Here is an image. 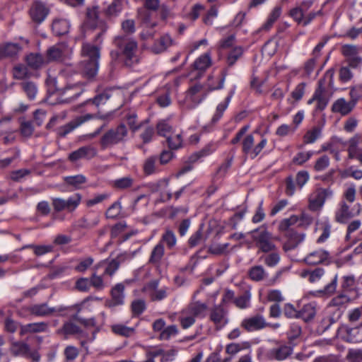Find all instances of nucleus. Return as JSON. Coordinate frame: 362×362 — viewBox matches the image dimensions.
Returning <instances> with one entry per match:
<instances>
[{
  "instance_id": "nucleus-1",
  "label": "nucleus",
  "mask_w": 362,
  "mask_h": 362,
  "mask_svg": "<svg viewBox=\"0 0 362 362\" xmlns=\"http://www.w3.org/2000/svg\"><path fill=\"white\" fill-rule=\"evenodd\" d=\"M116 50L110 52L111 63L117 64L122 63L127 67H131L139 62L136 54L137 42L126 36H117L113 42Z\"/></svg>"
},
{
  "instance_id": "nucleus-2",
  "label": "nucleus",
  "mask_w": 362,
  "mask_h": 362,
  "mask_svg": "<svg viewBox=\"0 0 362 362\" xmlns=\"http://www.w3.org/2000/svg\"><path fill=\"white\" fill-rule=\"evenodd\" d=\"M128 131L126 126L120 124L107 130L100 138V145L102 149L112 147L126 141Z\"/></svg>"
},
{
  "instance_id": "nucleus-3",
  "label": "nucleus",
  "mask_w": 362,
  "mask_h": 362,
  "mask_svg": "<svg viewBox=\"0 0 362 362\" xmlns=\"http://www.w3.org/2000/svg\"><path fill=\"white\" fill-rule=\"evenodd\" d=\"M99 13L100 11L98 6H93L86 9V23L88 26L93 30H100V32L95 36L94 41L95 42L99 41L100 43L103 42L102 36L107 30L108 25L105 21L99 18Z\"/></svg>"
},
{
  "instance_id": "nucleus-4",
  "label": "nucleus",
  "mask_w": 362,
  "mask_h": 362,
  "mask_svg": "<svg viewBox=\"0 0 362 362\" xmlns=\"http://www.w3.org/2000/svg\"><path fill=\"white\" fill-rule=\"evenodd\" d=\"M251 233L256 246L261 252L268 253L276 250V245L272 242V234L267 230L264 226L253 230Z\"/></svg>"
},
{
  "instance_id": "nucleus-5",
  "label": "nucleus",
  "mask_w": 362,
  "mask_h": 362,
  "mask_svg": "<svg viewBox=\"0 0 362 362\" xmlns=\"http://www.w3.org/2000/svg\"><path fill=\"white\" fill-rule=\"evenodd\" d=\"M56 93L60 97L59 102L68 103L77 98L83 91V84L76 83L74 84H67L64 88H60L54 79Z\"/></svg>"
},
{
  "instance_id": "nucleus-6",
  "label": "nucleus",
  "mask_w": 362,
  "mask_h": 362,
  "mask_svg": "<svg viewBox=\"0 0 362 362\" xmlns=\"http://www.w3.org/2000/svg\"><path fill=\"white\" fill-rule=\"evenodd\" d=\"M81 200V194L76 193L66 199L59 197L52 198V205L55 212L65 210L69 213H71L79 206Z\"/></svg>"
},
{
  "instance_id": "nucleus-7",
  "label": "nucleus",
  "mask_w": 362,
  "mask_h": 362,
  "mask_svg": "<svg viewBox=\"0 0 362 362\" xmlns=\"http://www.w3.org/2000/svg\"><path fill=\"white\" fill-rule=\"evenodd\" d=\"M65 310L63 307L58 308H50L47 303L33 304L29 306H23L18 312L20 316H25L26 313L37 317H47L52 315L56 312H62Z\"/></svg>"
},
{
  "instance_id": "nucleus-8",
  "label": "nucleus",
  "mask_w": 362,
  "mask_h": 362,
  "mask_svg": "<svg viewBox=\"0 0 362 362\" xmlns=\"http://www.w3.org/2000/svg\"><path fill=\"white\" fill-rule=\"evenodd\" d=\"M267 140L262 138L261 141L254 146V136L252 134L247 135L242 142L243 153L249 155L251 158H256L265 147Z\"/></svg>"
},
{
  "instance_id": "nucleus-9",
  "label": "nucleus",
  "mask_w": 362,
  "mask_h": 362,
  "mask_svg": "<svg viewBox=\"0 0 362 362\" xmlns=\"http://www.w3.org/2000/svg\"><path fill=\"white\" fill-rule=\"evenodd\" d=\"M206 97V93H205L204 90V86L202 84L195 83L194 84L192 85L186 92V101L192 103V104L187 105V107L189 109L194 108Z\"/></svg>"
},
{
  "instance_id": "nucleus-10",
  "label": "nucleus",
  "mask_w": 362,
  "mask_h": 362,
  "mask_svg": "<svg viewBox=\"0 0 362 362\" xmlns=\"http://www.w3.org/2000/svg\"><path fill=\"white\" fill-rule=\"evenodd\" d=\"M361 48L354 45H344L342 46V54L345 60L351 68H357L362 64V57L358 55Z\"/></svg>"
},
{
  "instance_id": "nucleus-11",
  "label": "nucleus",
  "mask_w": 362,
  "mask_h": 362,
  "mask_svg": "<svg viewBox=\"0 0 362 362\" xmlns=\"http://www.w3.org/2000/svg\"><path fill=\"white\" fill-rule=\"evenodd\" d=\"M269 325L261 315H255L243 319L240 323V327L248 332H255L262 329Z\"/></svg>"
},
{
  "instance_id": "nucleus-12",
  "label": "nucleus",
  "mask_w": 362,
  "mask_h": 362,
  "mask_svg": "<svg viewBox=\"0 0 362 362\" xmlns=\"http://www.w3.org/2000/svg\"><path fill=\"white\" fill-rule=\"evenodd\" d=\"M344 293H341V304L348 303L358 298L355 279L353 276L344 277Z\"/></svg>"
},
{
  "instance_id": "nucleus-13",
  "label": "nucleus",
  "mask_w": 362,
  "mask_h": 362,
  "mask_svg": "<svg viewBox=\"0 0 362 362\" xmlns=\"http://www.w3.org/2000/svg\"><path fill=\"white\" fill-rule=\"evenodd\" d=\"M93 117V115L92 114H86L85 115L79 116L65 125L59 127L57 129V134L59 137H65L76 127H79L85 122L90 120Z\"/></svg>"
},
{
  "instance_id": "nucleus-14",
  "label": "nucleus",
  "mask_w": 362,
  "mask_h": 362,
  "mask_svg": "<svg viewBox=\"0 0 362 362\" xmlns=\"http://www.w3.org/2000/svg\"><path fill=\"white\" fill-rule=\"evenodd\" d=\"M97 150L95 147L88 145L82 146L77 150L70 153L68 156V159L75 163L81 159L90 160L96 156Z\"/></svg>"
},
{
  "instance_id": "nucleus-15",
  "label": "nucleus",
  "mask_w": 362,
  "mask_h": 362,
  "mask_svg": "<svg viewBox=\"0 0 362 362\" xmlns=\"http://www.w3.org/2000/svg\"><path fill=\"white\" fill-rule=\"evenodd\" d=\"M227 69L221 71V76L215 78L213 75H209L206 81L202 85L206 95L209 92L221 89L223 87L224 81L227 76Z\"/></svg>"
},
{
  "instance_id": "nucleus-16",
  "label": "nucleus",
  "mask_w": 362,
  "mask_h": 362,
  "mask_svg": "<svg viewBox=\"0 0 362 362\" xmlns=\"http://www.w3.org/2000/svg\"><path fill=\"white\" fill-rule=\"evenodd\" d=\"M49 12V8L40 1L33 2L29 11L31 19L37 23L44 21Z\"/></svg>"
},
{
  "instance_id": "nucleus-17",
  "label": "nucleus",
  "mask_w": 362,
  "mask_h": 362,
  "mask_svg": "<svg viewBox=\"0 0 362 362\" xmlns=\"http://www.w3.org/2000/svg\"><path fill=\"white\" fill-rule=\"evenodd\" d=\"M209 318L215 325L216 329H221L228 322L227 311L221 305H216L211 310Z\"/></svg>"
},
{
  "instance_id": "nucleus-18",
  "label": "nucleus",
  "mask_w": 362,
  "mask_h": 362,
  "mask_svg": "<svg viewBox=\"0 0 362 362\" xmlns=\"http://www.w3.org/2000/svg\"><path fill=\"white\" fill-rule=\"evenodd\" d=\"M92 45L90 42H83L81 47V56L83 60H96L99 61L100 57V47L99 41Z\"/></svg>"
},
{
  "instance_id": "nucleus-19",
  "label": "nucleus",
  "mask_w": 362,
  "mask_h": 362,
  "mask_svg": "<svg viewBox=\"0 0 362 362\" xmlns=\"http://www.w3.org/2000/svg\"><path fill=\"white\" fill-rule=\"evenodd\" d=\"M124 286L122 283L116 284L110 291L111 299L105 301V306L113 308L124 304Z\"/></svg>"
},
{
  "instance_id": "nucleus-20",
  "label": "nucleus",
  "mask_w": 362,
  "mask_h": 362,
  "mask_svg": "<svg viewBox=\"0 0 362 362\" xmlns=\"http://www.w3.org/2000/svg\"><path fill=\"white\" fill-rule=\"evenodd\" d=\"M21 49L18 43L6 42L0 44V60L16 57Z\"/></svg>"
},
{
  "instance_id": "nucleus-21",
  "label": "nucleus",
  "mask_w": 362,
  "mask_h": 362,
  "mask_svg": "<svg viewBox=\"0 0 362 362\" xmlns=\"http://www.w3.org/2000/svg\"><path fill=\"white\" fill-rule=\"evenodd\" d=\"M287 238L283 245L285 252H288L295 249L304 239V234H299L295 231H290L288 234H285Z\"/></svg>"
},
{
  "instance_id": "nucleus-22",
  "label": "nucleus",
  "mask_w": 362,
  "mask_h": 362,
  "mask_svg": "<svg viewBox=\"0 0 362 362\" xmlns=\"http://www.w3.org/2000/svg\"><path fill=\"white\" fill-rule=\"evenodd\" d=\"M325 81L324 80L320 79L318 81L317 87L313 94V96L317 100V110H324L328 103L327 99L325 97Z\"/></svg>"
},
{
  "instance_id": "nucleus-23",
  "label": "nucleus",
  "mask_w": 362,
  "mask_h": 362,
  "mask_svg": "<svg viewBox=\"0 0 362 362\" xmlns=\"http://www.w3.org/2000/svg\"><path fill=\"white\" fill-rule=\"evenodd\" d=\"M211 65V59L209 53H205L198 57L193 64V69L198 71L199 73L195 76V78H200L202 76V72Z\"/></svg>"
},
{
  "instance_id": "nucleus-24",
  "label": "nucleus",
  "mask_w": 362,
  "mask_h": 362,
  "mask_svg": "<svg viewBox=\"0 0 362 362\" xmlns=\"http://www.w3.org/2000/svg\"><path fill=\"white\" fill-rule=\"evenodd\" d=\"M99 61L82 60L80 62V69L83 74L87 78L94 77L98 70Z\"/></svg>"
},
{
  "instance_id": "nucleus-25",
  "label": "nucleus",
  "mask_w": 362,
  "mask_h": 362,
  "mask_svg": "<svg viewBox=\"0 0 362 362\" xmlns=\"http://www.w3.org/2000/svg\"><path fill=\"white\" fill-rule=\"evenodd\" d=\"M293 352V348L288 345H281L277 348L272 349L268 353L271 359L282 361L288 357Z\"/></svg>"
},
{
  "instance_id": "nucleus-26",
  "label": "nucleus",
  "mask_w": 362,
  "mask_h": 362,
  "mask_svg": "<svg viewBox=\"0 0 362 362\" xmlns=\"http://www.w3.org/2000/svg\"><path fill=\"white\" fill-rule=\"evenodd\" d=\"M48 329V324L45 322L29 323L20 326L19 334L23 336L28 333H38L45 332Z\"/></svg>"
},
{
  "instance_id": "nucleus-27",
  "label": "nucleus",
  "mask_w": 362,
  "mask_h": 362,
  "mask_svg": "<svg viewBox=\"0 0 362 362\" xmlns=\"http://www.w3.org/2000/svg\"><path fill=\"white\" fill-rule=\"evenodd\" d=\"M173 45V40L168 34L161 36L151 47V51L154 54H160Z\"/></svg>"
},
{
  "instance_id": "nucleus-28",
  "label": "nucleus",
  "mask_w": 362,
  "mask_h": 362,
  "mask_svg": "<svg viewBox=\"0 0 362 362\" xmlns=\"http://www.w3.org/2000/svg\"><path fill=\"white\" fill-rule=\"evenodd\" d=\"M64 51L65 46L62 44H58L50 47L46 52L47 62H58L62 60Z\"/></svg>"
},
{
  "instance_id": "nucleus-29",
  "label": "nucleus",
  "mask_w": 362,
  "mask_h": 362,
  "mask_svg": "<svg viewBox=\"0 0 362 362\" xmlns=\"http://www.w3.org/2000/svg\"><path fill=\"white\" fill-rule=\"evenodd\" d=\"M329 259V253L327 251L319 250L310 252L305 259L304 261L308 264H317L322 263L326 260Z\"/></svg>"
},
{
  "instance_id": "nucleus-30",
  "label": "nucleus",
  "mask_w": 362,
  "mask_h": 362,
  "mask_svg": "<svg viewBox=\"0 0 362 362\" xmlns=\"http://www.w3.org/2000/svg\"><path fill=\"white\" fill-rule=\"evenodd\" d=\"M69 23L66 19L56 18L52 24V30L57 36L64 35L69 33Z\"/></svg>"
},
{
  "instance_id": "nucleus-31",
  "label": "nucleus",
  "mask_w": 362,
  "mask_h": 362,
  "mask_svg": "<svg viewBox=\"0 0 362 362\" xmlns=\"http://www.w3.org/2000/svg\"><path fill=\"white\" fill-rule=\"evenodd\" d=\"M99 221V216L90 212L78 221V226L80 228L89 229L96 226Z\"/></svg>"
},
{
  "instance_id": "nucleus-32",
  "label": "nucleus",
  "mask_w": 362,
  "mask_h": 362,
  "mask_svg": "<svg viewBox=\"0 0 362 362\" xmlns=\"http://www.w3.org/2000/svg\"><path fill=\"white\" fill-rule=\"evenodd\" d=\"M316 315V303H310L303 305L298 311V318H302L305 322L312 320Z\"/></svg>"
},
{
  "instance_id": "nucleus-33",
  "label": "nucleus",
  "mask_w": 362,
  "mask_h": 362,
  "mask_svg": "<svg viewBox=\"0 0 362 362\" xmlns=\"http://www.w3.org/2000/svg\"><path fill=\"white\" fill-rule=\"evenodd\" d=\"M281 257L279 252L276 250L270 251L259 257V260L263 262L265 265L269 267H274L276 266L280 262Z\"/></svg>"
},
{
  "instance_id": "nucleus-34",
  "label": "nucleus",
  "mask_w": 362,
  "mask_h": 362,
  "mask_svg": "<svg viewBox=\"0 0 362 362\" xmlns=\"http://www.w3.org/2000/svg\"><path fill=\"white\" fill-rule=\"evenodd\" d=\"M247 274L251 280L257 282L263 281L267 276V273L262 265L252 267Z\"/></svg>"
},
{
  "instance_id": "nucleus-35",
  "label": "nucleus",
  "mask_w": 362,
  "mask_h": 362,
  "mask_svg": "<svg viewBox=\"0 0 362 362\" xmlns=\"http://www.w3.org/2000/svg\"><path fill=\"white\" fill-rule=\"evenodd\" d=\"M64 181L67 185L72 187L74 189H78L87 182V179L83 175L79 174L64 177Z\"/></svg>"
},
{
  "instance_id": "nucleus-36",
  "label": "nucleus",
  "mask_w": 362,
  "mask_h": 362,
  "mask_svg": "<svg viewBox=\"0 0 362 362\" xmlns=\"http://www.w3.org/2000/svg\"><path fill=\"white\" fill-rule=\"evenodd\" d=\"M325 202L324 195L319 192H315L309 198V209L313 211H318L321 209Z\"/></svg>"
},
{
  "instance_id": "nucleus-37",
  "label": "nucleus",
  "mask_w": 362,
  "mask_h": 362,
  "mask_svg": "<svg viewBox=\"0 0 362 362\" xmlns=\"http://www.w3.org/2000/svg\"><path fill=\"white\" fill-rule=\"evenodd\" d=\"M216 145L214 143H209L206 145L200 151L193 153L189 158V162L195 163L199 158L202 157L207 156L213 153L216 150Z\"/></svg>"
},
{
  "instance_id": "nucleus-38",
  "label": "nucleus",
  "mask_w": 362,
  "mask_h": 362,
  "mask_svg": "<svg viewBox=\"0 0 362 362\" xmlns=\"http://www.w3.org/2000/svg\"><path fill=\"white\" fill-rule=\"evenodd\" d=\"M164 255L163 243H158L152 250L148 262L152 264L158 265Z\"/></svg>"
},
{
  "instance_id": "nucleus-39",
  "label": "nucleus",
  "mask_w": 362,
  "mask_h": 362,
  "mask_svg": "<svg viewBox=\"0 0 362 362\" xmlns=\"http://www.w3.org/2000/svg\"><path fill=\"white\" fill-rule=\"evenodd\" d=\"M356 187L353 182L344 185L343 198L348 203H354L356 200Z\"/></svg>"
},
{
  "instance_id": "nucleus-40",
  "label": "nucleus",
  "mask_w": 362,
  "mask_h": 362,
  "mask_svg": "<svg viewBox=\"0 0 362 362\" xmlns=\"http://www.w3.org/2000/svg\"><path fill=\"white\" fill-rule=\"evenodd\" d=\"M27 64L33 69H40L45 63V59L40 54L30 53L26 57Z\"/></svg>"
},
{
  "instance_id": "nucleus-41",
  "label": "nucleus",
  "mask_w": 362,
  "mask_h": 362,
  "mask_svg": "<svg viewBox=\"0 0 362 362\" xmlns=\"http://www.w3.org/2000/svg\"><path fill=\"white\" fill-rule=\"evenodd\" d=\"M325 272L322 268H315L313 270H303L301 272L300 276L303 278H307L311 283L318 281L324 274Z\"/></svg>"
},
{
  "instance_id": "nucleus-42",
  "label": "nucleus",
  "mask_w": 362,
  "mask_h": 362,
  "mask_svg": "<svg viewBox=\"0 0 362 362\" xmlns=\"http://www.w3.org/2000/svg\"><path fill=\"white\" fill-rule=\"evenodd\" d=\"M134 183V180L130 177L127 176L116 179L112 182V187L119 190H124L131 188Z\"/></svg>"
},
{
  "instance_id": "nucleus-43",
  "label": "nucleus",
  "mask_w": 362,
  "mask_h": 362,
  "mask_svg": "<svg viewBox=\"0 0 362 362\" xmlns=\"http://www.w3.org/2000/svg\"><path fill=\"white\" fill-rule=\"evenodd\" d=\"M298 221V217L293 215L288 218H284L279 224L278 229L281 233L288 234L290 231H293L290 228Z\"/></svg>"
},
{
  "instance_id": "nucleus-44",
  "label": "nucleus",
  "mask_w": 362,
  "mask_h": 362,
  "mask_svg": "<svg viewBox=\"0 0 362 362\" xmlns=\"http://www.w3.org/2000/svg\"><path fill=\"white\" fill-rule=\"evenodd\" d=\"M122 8L123 1L115 0L108 6L105 13L107 17H115L122 11Z\"/></svg>"
},
{
  "instance_id": "nucleus-45",
  "label": "nucleus",
  "mask_w": 362,
  "mask_h": 362,
  "mask_svg": "<svg viewBox=\"0 0 362 362\" xmlns=\"http://www.w3.org/2000/svg\"><path fill=\"white\" fill-rule=\"evenodd\" d=\"M112 332L118 335L129 337L134 334L135 329L129 327L122 324L114 325L112 326Z\"/></svg>"
},
{
  "instance_id": "nucleus-46",
  "label": "nucleus",
  "mask_w": 362,
  "mask_h": 362,
  "mask_svg": "<svg viewBox=\"0 0 362 362\" xmlns=\"http://www.w3.org/2000/svg\"><path fill=\"white\" fill-rule=\"evenodd\" d=\"M29 345L27 344L26 343L18 341L14 342L11 344L10 350L11 352L15 356H25L29 353Z\"/></svg>"
},
{
  "instance_id": "nucleus-47",
  "label": "nucleus",
  "mask_w": 362,
  "mask_h": 362,
  "mask_svg": "<svg viewBox=\"0 0 362 362\" xmlns=\"http://www.w3.org/2000/svg\"><path fill=\"white\" fill-rule=\"evenodd\" d=\"M178 320L183 329L189 328L195 322V317L187 312L185 309L181 312Z\"/></svg>"
},
{
  "instance_id": "nucleus-48",
  "label": "nucleus",
  "mask_w": 362,
  "mask_h": 362,
  "mask_svg": "<svg viewBox=\"0 0 362 362\" xmlns=\"http://www.w3.org/2000/svg\"><path fill=\"white\" fill-rule=\"evenodd\" d=\"M243 50L240 46L234 47L227 56L226 63L228 67L233 66L243 55Z\"/></svg>"
},
{
  "instance_id": "nucleus-49",
  "label": "nucleus",
  "mask_w": 362,
  "mask_h": 362,
  "mask_svg": "<svg viewBox=\"0 0 362 362\" xmlns=\"http://www.w3.org/2000/svg\"><path fill=\"white\" fill-rule=\"evenodd\" d=\"M206 309V304L197 301L189 304L185 310H187V312L189 313V314H192L194 317H196L200 315Z\"/></svg>"
},
{
  "instance_id": "nucleus-50",
  "label": "nucleus",
  "mask_w": 362,
  "mask_h": 362,
  "mask_svg": "<svg viewBox=\"0 0 362 362\" xmlns=\"http://www.w3.org/2000/svg\"><path fill=\"white\" fill-rule=\"evenodd\" d=\"M157 133L161 136L166 137L170 136L173 132V127L166 120H161L158 122L156 125Z\"/></svg>"
},
{
  "instance_id": "nucleus-51",
  "label": "nucleus",
  "mask_w": 362,
  "mask_h": 362,
  "mask_svg": "<svg viewBox=\"0 0 362 362\" xmlns=\"http://www.w3.org/2000/svg\"><path fill=\"white\" fill-rule=\"evenodd\" d=\"M281 9L280 7H275L269 14L266 23L262 25V29L264 30H269L274 22L280 17Z\"/></svg>"
},
{
  "instance_id": "nucleus-52",
  "label": "nucleus",
  "mask_w": 362,
  "mask_h": 362,
  "mask_svg": "<svg viewBox=\"0 0 362 362\" xmlns=\"http://www.w3.org/2000/svg\"><path fill=\"white\" fill-rule=\"evenodd\" d=\"M231 98H232V94H230L229 95L227 96V98H226V100L223 103H220L217 106L216 113L214 114V115L213 116L212 119H211L213 123H216L221 119L224 111L228 107V105L230 101Z\"/></svg>"
},
{
  "instance_id": "nucleus-53",
  "label": "nucleus",
  "mask_w": 362,
  "mask_h": 362,
  "mask_svg": "<svg viewBox=\"0 0 362 362\" xmlns=\"http://www.w3.org/2000/svg\"><path fill=\"white\" fill-rule=\"evenodd\" d=\"M121 210V202L119 201H117L110 205V207L107 209L105 212V216L107 218H117L119 216Z\"/></svg>"
},
{
  "instance_id": "nucleus-54",
  "label": "nucleus",
  "mask_w": 362,
  "mask_h": 362,
  "mask_svg": "<svg viewBox=\"0 0 362 362\" xmlns=\"http://www.w3.org/2000/svg\"><path fill=\"white\" fill-rule=\"evenodd\" d=\"M321 135V129L318 127H315L312 129L307 132L303 136V141L305 144L314 143Z\"/></svg>"
},
{
  "instance_id": "nucleus-55",
  "label": "nucleus",
  "mask_w": 362,
  "mask_h": 362,
  "mask_svg": "<svg viewBox=\"0 0 362 362\" xmlns=\"http://www.w3.org/2000/svg\"><path fill=\"white\" fill-rule=\"evenodd\" d=\"M21 86L30 100H33L35 98L37 89L34 83L30 81L22 82Z\"/></svg>"
},
{
  "instance_id": "nucleus-56",
  "label": "nucleus",
  "mask_w": 362,
  "mask_h": 362,
  "mask_svg": "<svg viewBox=\"0 0 362 362\" xmlns=\"http://www.w3.org/2000/svg\"><path fill=\"white\" fill-rule=\"evenodd\" d=\"M146 305L144 300L136 299L132 302L131 310L134 316H139L146 310Z\"/></svg>"
},
{
  "instance_id": "nucleus-57",
  "label": "nucleus",
  "mask_w": 362,
  "mask_h": 362,
  "mask_svg": "<svg viewBox=\"0 0 362 362\" xmlns=\"http://www.w3.org/2000/svg\"><path fill=\"white\" fill-rule=\"evenodd\" d=\"M250 293L245 291L243 294L234 299V303L238 308H246L250 305Z\"/></svg>"
},
{
  "instance_id": "nucleus-58",
  "label": "nucleus",
  "mask_w": 362,
  "mask_h": 362,
  "mask_svg": "<svg viewBox=\"0 0 362 362\" xmlns=\"http://www.w3.org/2000/svg\"><path fill=\"white\" fill-rule=\"evenodd\" d=\"M176 241V237L173 231L168 229L163 234L160 243H165L169 249H172L175 245Z\"/></svg>"
},
{
  "instance_id": "nucleus-59",
  "label": "nucleus",
  "mask_w": 362,
  "mask_h": 362,
  "mask_svg": "<svg viewBox=\"0 0 362 362\" xmlns=\"http://www.w3.org/2000/svg\"><path fill=\"white\" fill-rule=\"evenodd\" d=\"M229 243L213 244L209 247L208 252L214 255H221L228 252Z\"/></svg>"
},
{
  "instance_id": "nucleus-60",
  "label": "nucleus",
  "mask_w": 362,
  "mask_h": 362,
  "mask_svg": "<svg viewBox=\"0 0 362 362\" xmlns=\"http://www.w3.org/2000/svg\"><path fill=\"white\" fill-rule=\"evenodd\" d=\"M347 151L349 159L357 158L362 153V149L357 147V141L354 139H351L349 141V146Z\"/></svg>"
},
{
  "instance_id": "nucleus-61",
  "label": "nucleus",
  "mask_w": 362,
  "mask_h": 362,
  "mask_svg": "<svg viewBox=\"0 0 362 362\" xmlns=\"http://www.w3.org/2000/svg\"><path fill=\"white\" fill-rule=\"evenodd\" d=\"M348 362H362V349H350L346 356Z\"/></svg>"
},
{
  "instance_id": "nucleus-62",
  "label": "nucleus",
  "mask_w": 362,
  "mask_h": 362,
  "mask_svg": "<svg viewBox=\"0 0 362 362\" xmlns=\"http://www.w3.org/2000/svg\"><path fill=\"white\" fill-rule=\"evenodd\" d=\"M167 143L171 150H177L182 147V138L181 134H177L174 136H168Z\"/></svg>"
},
{
  "instance_id": "nucleus-63",
  "label": "nucleus",
  "mask_w": 362,
  "mask_h": 362,
  "mask_svg": "<svg viewBox=\"0 0 362 362\" xmlns=\"http://www.w3.org/2000/svg\"><path fill=\"white\" fill-rule=\"evenodd\" d=\"M156 160V156H151L144 161L143 169L146 175H151L155 173Z\"/></svg>"
},
{
  "instance_id": "nucleus-64",
  "label": "nucleus",
  "mask_w": 362,
  "mask_h": 362,
  "mask_svg": "<svg viewBox=\"0 0 362 362\" xmlns=\"http://www.w3.org/2000/svg\"><path fill=\"white\" fill-rule=\"evenodd\" d=\"M306 83L302 82L298 83L294 90L291 92V96L296 101L298 102L302 99L305 94Z\"/></svg>"
}]
</instances>
